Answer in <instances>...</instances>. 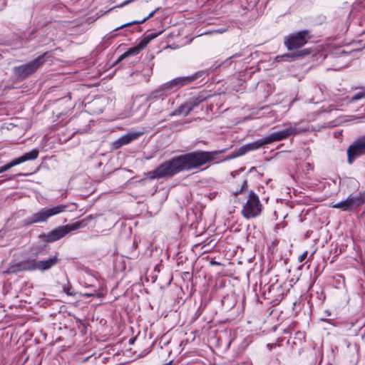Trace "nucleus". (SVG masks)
<instances>
[{
  "label": "nucleus",
  "instance_id": "32",
  "mask_svg": "<svg viewBox=\"0 0 365 365\" xmlns=\"http://www.w3.org/2000/svg\"><path fill=\"white\" fill-rule=\"evenodd\" d=\"M302 56V54H301V53H299V54L296 55V56H297V57H298V56Z\"/></svg>",
  "mask_w": 365,
  "mask_h": 365
},
{
  "label": "nucleus",
  "instance_id": "28",
  "mask_svg": "<svg viewBox=\"0 0 365 365\" xmlns=\"http://www.w3.org/2000/svg\"><path fill=\"white\" fill-rule=\"evenodd\" d=\"M238 56H240V55H239V54H237V53H236V54H235V55H233L232 57H230V58H229L228 59H227V60L225 61V62L222 63V65H223V64H225V63H227L229 60H230L231 58H236V57H238Z\"/></svg>",
  "mask_w": 365,
  "mask_h": 365
},
{
  "label": "nucleus",
  "instance_id": "15",
  "mask_svg": "<svg viewBox=\"0 0 365 365\" xmlns=\"http://www.w3.org/2000/svg\"><path fill=\"white\" fill-rule=\"evenodd\" d=\"M49 250V247L46 243H42L33 245L30 249L31 257L29 258H35L36 259L46 255Z\"/></svg>",
  "mask_w": 365,
  "mask_h": 365
},
{
  "label": "nucleus",
  "instance_id": "16",
  "mask_svg": "<svg viewBox=\"0 0 365 365\" xmlns=\"http://www.w3.org/2000/svg\"><path fill=\"white\" fill-rule=\"evenodd\" d=\"M160 9V8H157L155 9L154 11H151L148 16L145 17L142 20H140V21H131V22H129V23H126L125 24H123L115 29H114L113 30V31H118L119 29H121L123 28H125V27H127V26H132V25H135V24H143L145 23L147 20H148L149 19L152 18L155 14Z\"/></svg>",
  "mask_w": 365,
  "mask_h": 365
},
{
  "label": "nucleus",
  "instance_id": "1",
  "mask_svg": "<svg viewBox=\"0 0 365 365\" xmlns=\"http://www.w3.org/2000/svg\"><path fill=\"white\" fill-rule=\"evenodd\" d=\"M202 75V72H198L191 76L175 78L153 90L147 96L138 98L135 103H138V109L142 108L141 115L144 116L149 108L155 115L171 109L174 105L175 98L169 96L178 91L182 86L197 80Z\"/></svg>",
  "mask_w": 365,
  "mask_h": 365
},
{
  "label": "nucleus",
  "instance_id": "34",
  "mask_svg": "<svg viewBox=\"0 0 365 365\" xmlns=\"http://www.w3.org/2000/svg\"><path fill=\"white\" fill-rule=\"evenodd\" d=\"M133 339H130V343H131V342H133Z\"/></svg>",
  "mask_w": 365,
  "mask_h": 365
},
{
  "label": "nucleus",
  "instance_id": "9",
  "mask_svg": "<svg viewBox=\"0 0 365 365\" xmlns=\"http://www.w3.org/2000/svg\"><path fill=\"white\" fill-rule=\"evenodd\" d=\"M309 38V32L306 30L289 34L284 38V45L289 51L304 46Z\"/></svg>",
  "mask_w": 365,
  "mask_h": 365
},
{
  "label": "nucleus",
  "instance_id": "27",
  "mask_svg": "<svg viewBox=\"0 0 365 365\" xmlns=\"http://www.w3.org/2000/svg\"><path fill=\"white\" fill-rule=\"evenodd\" d=\"M126 58H128V56H126L125 53H123L122 55H120L118 57V60L116 61V63L120 62L121 61L124 60Z\"/></svg>",
  "mask_w": 365,
  "mask_h": 365
},
{
  "label": "nucleus",
  "instance_id": "22",
  "mask_svg": "<svg viewBox=\"0 0 365 365\" xmlns=\"http://www.w3.org/2000/svg\"><path fill=\"white\" fill-rule=\"evenodd\" d=\"M247 188V181L246 180H244L242 181V185H241V187L240 189H237L235 192H234V195L235 196H237V195L242 193L245 190H246Z\"/></svg>",
  "mask_w": 365,
  "mask_h": 365
},
{
  "label": "nucleus",
  "instance_id": "3",
  "mask_svg": "<svg viewBox=\"0 0 365 365\" xmlns=\"http://www.w3.org/2000/svg\"><path fill=\"white\" fill-rule=\"evenodd\" d=\"M305 131L306 129L298 127L297 123L290 124L284 129L273 132L262 138L243 145L240 149V155H244L249 151L257 150L264 145L280 141L288 138L291 135H299Z\"/></svg>",
  "mask_w": 365,
  "mask_h": 365
},
{
  "label": "nucleus",
  "instance_id": "8",
  "mask_svg": "<svg viewBox=\"0 0 365 365\" xmlns=\"http://www.w3.org/2000/svg\"><path fill=\"white\" fill-rule=\"evenodd\" d=\"M364 202L365 192H360L356 195H349L346 200L332 204L331 207L333 208L340 209L344 212H349L362 205Z\"/></svg>",
  "mask_w": 365,
  "mask_h": 365
},
{
  "label": "nucleus",
  "instance_id": "13",
  "mask_svg": "<svg viewBox=\"0 0 365 365\" xmlns=\"http://www.w3.org/2000/svg\"><path fill=\"white\" fill-rule=\"evenodd\" d=\"M24 271L32 272L31 258H28L18 262H11L5 272L6 274H16Z\"/></svg>",
  "mask_w": 365,
  "mask_h": 365
},
{
  "label": "nucleus",
  "instance_id": "14",
  "mask_svg": "<svg viewBox=\"0 0 365 365\" xmlns=\"http://www.w3.org/2000/svg\"><path fill=\"white\" fill-rule=\"evenodd\" d=\"M143 133L130 132L121 135L112 143V148L115 150L119 149L125 145H128L133 140H137Z\"/></svg>",
  "mask_w": 365,
  "mask_h": 365
},
{
  "label": "nucleus",
  "instance_id": "30",
  "mask_svg": "<svg viewBox=\"0 0 365 365\" xmlns=\"http://www.w3.org/2000/svg\"><path fill=\"white\" fill-rule=\"evenodd\" d=\"M171 364H172V361H170V362L166 363V364H163V365H171Z\"/></svg>",
  "mask_w": 365,
  "mask_h": 365
},
{
  "label": "nucleus",
  "instance_id": "33",
  "mask_svg": "<svg viewBox=\"0 0 365 365\" xmlns=\"http://www.w3.org/2000/svg\"><path fill=\"white\" fill-rule=\"evenodd\" d=\"M165 120H166V119L160 120V123L164 122Z\"/></svg>",
  "mask_w": 365,
  "mask_h": 365
},
{
  "label": "nucleus",
  "instance_id": "23",
  "mask_svg": "<svg viewBox=\"0 0 365 365\" xmlns=\"http://www.w3.org/2000/svg\"><path fill=\"white\" fill-rule=\"evenodd\" d=\"M24 163V162H23V160H22V159H21V156H20V157H19V158H15V159L12 160L9 163V164H10L11 167V168H13L14 166L18 165H19V164H21V163Z\"/></svg>",
  "mask_w": 365,
  "mask_h": 365
},
{
  "label": "nucleus",
  "instance_id": "35",
  "mask_svg": "<svg viewBox=\"0 0 365 365\" xmlns=\"http://www.w3.org/2000/svg\"><path fill=\"white\" fill-rule=\"evenodd\" d=\"M3 181L0 180V185L2 183Z\"/></svg>",
  "mask_w": 365,
  "mask_h": 365
},
{
  "label": "nucleus",
  "instance_id": "7",
  "mask_svg": "<svg viewBox=\"0 0 365 365\" xmlns=\"http://www.w3.org/2000/svg\"><path fill=\"white\" fill-rule=\"evenodd\" d=\"M262 210L259 197L252 191L250 192L247 200L242 210V215L246 219L258 216Z\"/></svg>",
  "mask_w": 365,
  "mask_h": 365
},
{
  "label": "nucleus",
  "instance_id": "2",
  "mask_svg": "<svg viewBox=\"0 0 365 365\" xmlns=\"http://www.w3.org/2000/svg\"><path fill=\"white\" fill-rule=\"evenodd\" d=\"M222 151H196L174 157L150 173V179L170 178L182 171H189L214 160Z\"/></svg>",
  "mask_w": 365,
  "mask_h": 365
},
{
  "label": "nucleus",
  "instance_id": "29",
  "mask_svg": "<svg viewBox=\"0 0 365 365\" xmlns=\"http://www.w3.org/2000/svg\"><path fill=\"white\" fill-rule=\"evenodd\" d=\"M14 175L8 178L7 180H11V179H14Z\"/></svg>",
  "mask_w": 365,
  "mask_h": 365
},
{
  "label": "nucleus",
  "instance_id": "10",
  "mask_svg": "<svg viewBox=\"0 0 365 365\" xmlns=\"http://www.w3.org/2000/svg\"><path fill=\"white\" fill-rule=\"evenodd\" d=\"M365 155V135L356 139L347 149V161L351 165L354 160Z\"/></svg>",
  "mask_w": 365,
  "mask_h": 365
},
{
  "label": "nucleus",
  "instance_id": "11",
  "mask_svg": "<svg viewBox=\"0 0 365 365\" xmlns=\"http://www.w3.org/2000/svg\"><path fill=\"white\" fill-rule=\"evenodd\" d=\"M205 100L204 98L201 96H197L195 98H192L187 101L185 103L181 104L177 109L170 112L168 114L169 117L176 116V115H187L195 107L198 106L200 103H202Z\"/></svg>",
  "mask_w": 365,
  "mask_h": 365
},
{
  "label": "nucleus",
  "instance_id": "21",
  "mask_svg": "<svg viewBox=\"0 0 365 365\" xmlns=\"http://www.w3.org/2000/svg\"><path fill=\"white\" fill-rule=\"evenodd\" d=\"M361 89L363 90L361 92H359L354 95L349 100V103L356 102L360 99L365 98V87H361Z\"/></svg>",
  "mask_w": 365,
  "mask_h": 365
},
{
  "label": "nucleus",
  "instance_id": "6",
  "mask_svg": "<svg viewBox=\"0 0 365 365\" xmlns=\"http://www.w3.org/2000/svg\"><path fill=\"white\" fill-rule=\"evenodd\" d=\"M67 205H58L53 207H43L31 215L27 217L24 223L30 225L35 223L46 222L48 218L66 211Z\"/></svg>",
  "mask_w": 365,
  "mask_h": 365
},
{
  "label": "nucleus",
  "instance_id": "25",
  "mask_svg": "<svg viewBox=\"0 0 365 365\" xmlns=\"http://www.w3.org/2000/svg\"><path fill=\"white\" fill-rule=\"evenodd\" d=\"M307 255H308V252L307 251H305L301 255H299V257H298V261L299 262H302L307 257Z\"/></svg>",
  "mask_w": 365,
  "mask_h": 365
},
{
  "label": "nucleus",
  "instance_id": "17",
  "mask_svg": "<svg viewBox=\"0 0 365 365\" xmlns=\"http://www.w3.org/2000/svg\"><path fill=\"white\" fill-rule=\"evenodd\" d=\"M39 154V150L37 148H34L31 150V151L24 153L21 156L23 162L29 161V160H36Z\"/></svg>",
  "mask_w": 365,
  "mask_h": 365
},
{
  "label": "nucleus",
  "instance_id": "5",
  "mask_svg": "<svg viewBox=\"0 0 365 365\" xmlns=\"http://www.w3.org/2000/svg\"><path fill=\"white\" fill-rule=\"evenodd\" d=\"M88 222L89 220L87 218H85L82 220L77 221L71 224H68L63 226H58V227L48 232L47 234L41 235V237H42L46 242H53L63 238L67 234L73 231H76L81 228L85 227L88 225Z\"/></svg>",
  "mask_w": 365,
  "mask_h": 365
},
{
  "label": "nucleus",
  "instance_id": "24",
  "mask_svg": "<svg viewBox=\"0 0 365 365\" xmlns=\"http://www.w3.org/2000/svg\"><path fill=\"white\" fill-rule=\"evenodd\" d=\"M11 168L9 163L0 168V173H4Z\"/></svg>",
  "mask_w": 365,
  "mask_h": 365
},
{
  "label": "nucleus",
  "instance_id": "19",
  "mask_svg": "<svg viewBox=\"0 0 365 365\" xmlns=\"http://www.w3.org/2000/svg\"><path fill=\"white\" fill-rule=\"evenodd\" d=\"M161 32L160 33H151L145 35L140 41L142 43L143 46H146L149 42L156 38Z\"/></svg>",
  "mask_w": 365,
  "mask_h": 365
},
{
  "label": "nucleus",
  "instance_id": "12",
  "mask_svg": "<svg viewBox=\"0 0 365 365\" xmlns=\"http://www.w3.org/2000/svg\"><path fill=\"white\" fill-rule=\"evenodd\" d=\"M60 262L57 255L52 256L48 259L38 260L31 258L32 272L38 270L41 272L48 271L56 266Z\"/></svg>",
  "mask_w": 365,
  "mask_h": 365
},
{
  "label": "nucleus",
  "instance_id": "31",
  "mask_svg": "<svg viewBox=\"0 0 365 365\" xmlns=\"http://www.w3.org/2000/svg\"><path fill=\"white\" fill-rule=\"evenodd\" d=\"M85 295H86V296H88V297L91 296V294H89V293H87V294H86Z\"/></svg>",
  "mask_w": 365,
  "mask_h": 365
},
{
  "label": "nucleus",
  "instance_id": "26",
  "mask_svg": "<svg viewBox=\"0 0 365 365\" xmlns=\"http://www.w3.org/2000/svg\"><path fill=\"white\" fill-rule=\"evenodd\" d=\"M63 290L64 292L68 294V295H70V296H73L75 294L74 292H71V288L69 287H64L63 288Z\"/></svg>",
  "mask_w": 365,
  "mask_h": 365
},
{
  "label": "nucleus",
  "instance_id": "18",
  "mask_svg": "<svg viewBox=\"0 0 365 365\" xmlns=\"http://www.w3.org/2000/svg\"><path fill=\"white\" fill-rule=\"evenodd\" d=\"M144 48L145 46H143L142 43L140 41L136 46L128 48V51L125 53L128 57L135 56L138 54Z\"/></svg>",
  "mask_w": 365,
  "mask_h": 365
},
{
  "label": "nucleus",
  "instance_id": "20",
  "mask_svg": "<svg viewBox=\"0 0 365 365\" xmlns=\"http://www.w3.org/2000/svg\"><path fill=\"white\" fill-rule=\"evenodd\" d=\"M305 339V335H304V333L302 332V331H297L295 334H294V341H293V344H302L303 341Z\"/></svg>",
  "mask_w": 365,
  "mask_h": 365
},
{
  "label": "nucleus",
  "instance_id": "4",
  "mask_svg": "<svg viewBox=\"0 0 365 365\" xmlns=\"http://www.w3.org/2000/svg\"><path fill=\"white\" fill-rule=\"evenodd\" d=\"M50 57L51 53L45 52L26 63L14 67V74L19 79H25L41 68Z\"/></svg>",
  "mask_w": 365,
  "mask_h": 365
}]
</instances>
